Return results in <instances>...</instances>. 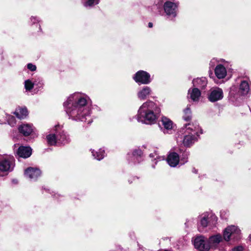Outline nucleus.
Returning a JSON list of instances; mask_svg holds the SVG:
<instances>
[{
    "label": "nucleus",
    "instance_id": "13",
    "mask_svg": "<svg viewBox=\"0 0 251 251\" xmlns=\"http://www.w3.org/2000/svg\"><path fill=\"white\" fill-rule=\"evenodd\" d=\"M167 161L171 167H176L180 161L179 156L177 153L171 150L167 158Z\"/></svg>",
    "mask_w": 251,
    "mask_h": 251
},
{
    "label": "nucleus",
    "instance_id": "5",
    "mask_svg": "<svg viewBox=\"0 0 251 251\" xmlns=\"http://www.w3.org/2000/svg\"><path fill=\"white\" fill-rule=\"evenodd\" d=\"M178 3L171 1H166L163 5L164 12L168 18L174 20L178 13Z\"/></svg>",
    "mask_w": 251,
    "mask_h": 251
},
{
    "label": "nucleus",
    "instance_id": "25",
    "mask_svg": "<svg viewBox=\"0 0 251 251\" xmlns=\"http://www.w3.org/2000/svg\"><path fill=\"white\" fill-rule=\"evenodd\" d=\"M14 114L18 118L20 119H24L28 115L27 109L26 107L18 108L16 109Z\"/></svg>",
    "mask_w": 251,
    "mask_h": 251
},
{
    "label": "nucleus",
    "instance_id": "32",
    "mask_svg": "<svg viewBox=\"0 0 251 251\" xmlns=\"http://www.w3.org/2000/svg\"><path fill=\"white\" fill-rule=\"evenodd\" d=\"M189 152L186 150L182 152V156L180 159L181 165H183L188 162Z\"/></svg>",
    "mask_w": 251,
    "mask_h": 251
},
{
    "label": "nucleus",
    "instance_id": "12",
    "mask_svg": "<svg viewBox=\"0 0 251 251\" xmlns=\"http://www.w3.org/2000/svg\"><path fill=\"white\" fill-rule=\"evenodd\" d=\"M41 172L37 168L28 167L25 170L24 175L25 177L30 181H36L41 176Z\"/></svg>",
    "mask_w": 251,
    "mask_h": 251
},
{
    "label": "nucleus",
    "instance_id": "17",
    "mask_svg": "<svg viewBox=\"0 0 251 251\" xmlns=\"http://www.w3.org/2000/svg\"><path fill=\"white\" fill-rule=\"evenodd\" d=\"M161 123L163 126L162 130L164 133H171L173 129V122L166 117H163L161 119Z\"/></svg>",
    "mask_w": 251,
    "mask_h": 251
},
{
    "label": "nucleus",
    "instance_id": "20",
    "mask_svg": "<svg viewBox=\"0 0 251 251\" xmlns=\"http://www.w3.org/2000/svg\"><path fill=\"white\" fill-rule=\"evenodd\" d=\"M34 82V91L38 92L44 89L45 86V81L44 78L39 76H36L33 78Z\"/></svg>",
    "mask_w": 251,
    "mask_h": 251
},
{
    "label": "nucleus",
    "instance_id": "22",
    "mask_svg": "<svg viewBox=\"0 0 251 251\" xmlns=\"http://www.w3.org/2000/svg\"><path fill=\"white\" fill-rule=\"evenodd\" d=\"M223 238L221 235L217 234L211 236L208 240V242L211 247L217 246L222 241Z\"/></svg>",
    "mask_w": 251,
    "mask_h": 251
},
{
    "label": "nucleus",
    "instance_id": "36",
    "mask_svg": "<svg viewBox=\"0 0 251 251\" xmlns=\"http://www.w3.org/2000/svg\"><path fill=\"white\" fill-rule=\"evenodd\" d=\"M26 66L27 68L31 72H34L36 71L37 67L36 65L31 63H28Z\"/></svg>",
    "mask_w": 251,
    "mask_h": 251
},
{
    "label": "nucleus",
    "instance_id": "38",
    "mask_svg": "<svg viewBox=\"0 0 251 251\" xmlns=\"http://www.w3.org/2000/svg\"><path fill=\"white\" fill-rule=\"evenodd\" d=\"M233 251H243V247L241 246H239L234 247L232 249Z\"/></svg>",
    "mask_w": 251,
    "mask_h": 251
},
{
    "label": "nucleus",
    "instance_id": "41",
    "mask_svg": "<svg viewBox=\"0 0 251 251\" xmlns=\"http://www.w3.org/2000/svg\"><path fill=\"white\" fill-rule=\"evenodd\" d=\"M193 172H194L195 173H197V171L195 169H193Z\"/></svg>",
    "mask_w": 251,
    "mask_h": 251
},
{
    "label": "nucleus",
    "instance_id": "39",
    "mask_svg": "<svg viewBox=\"0 0 251 251\" xmlns=\"http://www.w3.org/2000/svg\"><path fill=\"white\" fill-rule=\"evenodd\" d=\"M12 182L14 184H17L18 182V181L17 179H12Z\"/></svg>",
    "mask_w": 251,
    "mask_h": 251
},
{
    "label": "nucleus",
    "instance_id": "42",
    "mask_svg": "<svg viewBox=\"0 0 251 251\" xmlns=\"http://www.w3.org/2000/svg\"><path fill=\"white\" fill-rule=\"evenodd\" d=\"M249 238H250V241H251V234L249 236Z\"/></svg>",
    "mask_w": 251,
    "mask_h": 251
},
{
    "label": "nucleus",
    "instance_id": "8",
    "mask_svg": "<svg viewBox=\"0 0 251 251\" xmlns=\"http://www.w3.org/2000/svg\"><path fill=\"white\" fill-rule=\"evenodd\" d=\"M15 167V160L13 156H7L0 160V171L2 172H12Z\"/></svg>",
    "mask_w": 251,
    "mask_h": 251
},
{
    "label": "nucleus",
    "instance_id": "40",
    "mask_svg": "<svg viewBox=\"0 0 251 251\" xmlns=\"http://www.w3.org/2000/svg\"><path fill=\"white\" fill-rule=\"evenodd\" d=\"M148 25L149 27H152L153 25L151 23H149Z\"/></svg>",
    "mask_w": 251,
    "mask_h": 251
},
{
    "label": "nucleus",
    "instance_id": "4",
    "mask_svg": "<svg viewBox=\"0 0 251 251\" xmlns=\"http://www.w3.org/2000/svg\"><path fill=\"white\" fill-rule=\"evenodd\" d=\"M249 82L246 80H241L239 87L233 85L230 88L228 99L234 105H238L242 100V97L247 96L250 92Z\"/></svg>",
    "mask_w": 251,
    "mask_h": 251
},
{
    "label": "nucleus",
    "instance_id": "26",
    "mask_svg": "<svg viewBox=\"0 0 251 251\" xmlns=\"http://www.w3.org/2000/svg\"><path fill=\"white\" fill-rule=\"evenodd\" d=\"M54 131V133L50 134L46 136L48 144L50 146H58L56 131Z\"/></svg>",
    "mask_w": 251,
    "mask_h": 251
},
{
    "label": "nucleus",
    "instance_id": "21",
    "mask_svg": "<svg viewBox=\"0 0 251 251\" xmlns=\"http://www.w3.org/2000/svg\"><path fill=\"white\" fill-rule=\"evenodd\" d=\"M19 132L25 136L29 135L33 131L32 126L29 124H22L18 128Z\"/></svg>",
    "mask_w": 251,
    "mask_h": 251
},
{
    "label": "nucleus",
    "instance_id": "29",
    "mask_svg": "<svg viewBox=\"0 0 251 251\" xmlns=\"http://www.w3.org/2000/svg\"><path fill=\"white\" fill-rule=\"evenodd\" d=\"M100 0H82L83 5L86 8L92 7L98 4Z\"/></svg>",
    "mask_w": 251,
    "mask_h": 251
},
{
    "label": "nucleus",
    "instance_id": "24",
    "mask_svg": "<svg viewBox=\"0 0 251 251\" xmlns=\"http://www.w3.org/2000/svg\"><path fill=\"white\" fill-rule=\"evenodd\" d=\"M90 151L92 156L98 160H101L105 156V151L102 149H100L97 151L91 149Z\"/></svg>",
    "mask_w": 251,
    "mask_h": 251
},
{
    "label": "nucleus",
    "instance_id": "30",
    "mask_svg": "<svg viewBox=\"0 0 251 251\" xmlns=\"http://www.w3.org/2000/svg\"><path fill=\"white\" fill-rule=\"evenodd\" d=\"M209 220V214L207 213H204L201 216V219L200 222V225L203 227H205L207 226Z\"/></svg>",
    "mask_w": 251,
    "mask_h": 251
},
{
    "label": "nucleus",
    "instance_id": "37",
    "mask_svg": "<svg viewBox=\"0 0 251 251\" xmlns=\"http://www.w3.org/2000/svg\"><path fill=\"white\" fill-rule=\"evenodd\" d=\"M220 62V60H218L216 58L212 59L209 62V66L210 68L214 67L216 65H218L217 64Z\"/></svg>",
    "mask_w": 251,
    "mask_h": 251
},
{
    "label": "nucleus",
    "instance_id": "27",
    "mask_svg": "<svg viewBox=\"0 0 251 251\" xmlns=\"http://www.w3.org/2000/svg\"><path fill=\"white\" fill-rule=\"evenodd\" d=\"M127 161L130 166L136 165L143 161V158L130 155V153L127 154Z\"/></svg>",
    "mask_w": 251,
    "mask_h": 251
},
{
    "label": "nucleus",
    "instance_id": "43",
    "mask_svg": "<svg viewBox=\"0 0 251 251\" xmlns=\"http://www.w3.org/2000/svg\"><path fill=\"white\" fill-rule=\"evenodd\" d=\"M152 166V167H153V168H155V165H153Z\"/></svg>",
    "mask_w": 251,
    "mask_h": 251
},
{
    "label": "nucleus",
    "instance_id": "16",
    "mask_svg": "<svg viewBox=\"0 0 251 251\" xmlns=\"http://www.w3.org/2000/svg\"><path fill=\"white\" fill-rule=\"evenodd\" d=\"M16 153L20 157L26 158L31 155L32 149L29 147L21 146L17 150Z\"/></svg>",
    "mask_w": 251,
    "mask_h": 251
},
{
    "label": "nucleus",
    "instance_id": "33",
    "mask_svg": "<svg viewBox=\"0 0 251 251\" xmlns=\"http://www.w3.org/2000/svg\"><path fill=\"white\" fill-rule=\"evenodd\" d=\"M149 156L150 158H152V160H156L155 162V164H156L158 161L164 159V157L159 156L156 151L150 153Z\"/></svg>",
    "mask_w": 251,
    "mask_h": 251
},
{
    "label": "nucleus",
    "instance_id": "31",
    "mask_svg": "<svg viewBox=\"0 0 251 251\" xmlns=\"http://www.w3.org/2000/svg\"><path fill=\"white\" fill-rule=\"evenodd\" d=\"M192 118L191 111L189 107H187L184 110L183 119L186 121H190Z\"/></svg>",
    "mask_w": 251,
    "mask_h": 251
},
{
    "label": "nucleus",
    "instance_id": "34",
    "mask_svg": "<svg viewBox=\"0 0 251 251\" xmlns=\"http://www.w3.org/2000/svg\"><path fill=\"white\" fill-rule=\"evenodd\" d=\"M130 155L138 157L139 158H143V152L139 148H136L132 151L131 153H129Z\"/></svg>",
    "mask_w": 251,
    "mask_h": 251
},
{
    "label": "nucleus",
    "instance_id": "19",
    "mask_svg": "<svg viewBox=\"0 0 251 251\" xmlns=\"http://www.w3.org/2000/svg\"><path fill=\"white\" fill-rule=\"evenodd\" d=\"M214 73L218 79L224 78L227 75L226 68L222 64L216 65L214 69Z\"/></svg>",
    "mask_w": 251,
    "mask_h": 251
},
{
    "label": "nucleus",
    "instance_id": "11",
    "mask_svg": "<svg viewBox=\"0 0 251 251\" xmlns=\"http://www.w3.org/2000/svg\"><path fill=\"white\" fill-rule=\"evenodd\" d=\"M195 248L200 251H208L210 246L206 239L203 236H199L194 241Z\"/></svg>",
    "mask_w": 251,
    "mask_h": 251
},
{
    "label": "nucleus",
    "instance_id": "35",
    "mask_svg": "<svg viewBox=\"0 0 251 251\" xmlns=\"http://www.w3.org/2000/svg\"><path fill=\"white\" fill-rule=\"evenodd\" d=\"M8 123L11 126H15L16 125V120L15 117L12 116L9 117L8 118Z\"/></svg>",
    "mask_w": 251,
    "mask_h": 251
},
{
    "label": "nucleus",
    "instance_id": "23",
    "mask_svg": "<svg viewBox=\"0 0 251 251\" xmlns=\"http://www.w3.org/2000/svg\"><path fill=\"white\" fill-rule=\"evenodd\" d=\"M40 22L41 19L39 17L32 16L29 19V23L31 26L35 27L37 31L39 32L41 31Z\"/></svg>",
    "mask_w": 251,
    "mask_h": 251
},
{
    "label": "nucleus",
    "instance_id": "7",
    "mask_svg": "<svg viewBox=\"0 0 251 251\" xmlns=\"http://www.w3.org/2000/svg\"><path fill=\"white\" fill-rule=\"evenodd\" d=\"M240 230L237 226H227L224 231L223 238L226 241H228L230 239L237 240L240 238Z\"/></svg>",
    "mask_w": 251,
    "mask_h": 251
},
{
    "label": "nucleus",
    "instance_id": "1",
    "mask_svg": "<svg viewBox=\"0 0 251 251\" xmlns=\"http://www.w3.org/2000/svg\"><path fill=\"white\" fill-rule=\"evenodd\" d=\"M91 100L84 93L75 92L71 95L63 105L69 118L75 121L92 123Z\"/></svg>",
    "mask_w": 251,
    "mask_h": 251
},
{
    "label": "nucleus",
    "instance_id": "18",
    "mask_svg": "<svg viewBox=\"0 0 251 251\" xmlns=\"http://www.w3.org/2000/svg\"><path fill=\"white\" fill-rule=\"evenodd\" d=\"M188 98L194 102H198L201 96V92L197 87L190 88L188 92Z\"/></svg>",
    "mask_w": 251,
    "mask_h": 251
},
{
    "label": "nucleus",
    "instance_id": "2",
    "mask_svg": "<svg viewBox=\"0 0 251 251\" xmlns=\"http://www.w3.org/2000/svg\"><path fill=\"white\" fill-rule=\"evenodd\" d=\"M202 129L197 122L185 124L178 131L177 142L187 148L192 146L198 140Z\"/></svg>",
    "mask_w": 251,
    "mask_h": 251
},
{
    "label": "nucleus",
    "instance_id": "14",
    "mask_svg": "<svg viewBox=\"0 0 251 251\" xmlns=\"http://www.w3.org/2000/svg\"><path fill=\"white\" fill-rule=\"evenodd\" d=\"M151 94L152 90L151 87L144 86L138 91L137 96L140 100H144Z\"/></svg>",
    "mask_w": 251,
    "mask_h": 251
},
{
    "label": "nucleus",
    "instance_id": "15",
    "mask_svg": "<svg viewBox=\"0 0 251 251\" xmlns=\"http://www.w3.org/2000/svg\"><path fill=\"white\" fill-rule=\"evenodd\" d=\"M192 84L194 88L204 90L207 85V79L205 77H197L192 80Z\"/></svg>",
    "mask_w": 251,
    "mask_h": 251
},
{
    "label": "nucleus",
    "instance_id": "44",
    "mask_svg": "<svg viewBox=\"0 0 251 251\" xmlns=\"http://www.w3.org/2000/svg\"><path fill=\"white\" fill-rule=\"evenodd\" d=\"M128 182H129L130 183H131V182H130L129 180H128Z\"/></svg>",
    "mask_w": 251,
    "mask_h": 251
},
{
    "label": "nucleus",
    "instance_id": "10",
    "mask_svg": "<svg viewBox=\"0 0 251 251\" xmlns=\"http://www.w3.org/2000/svg\"><path fill=\"white\" fill-rule=\"evenodd\" d=\"M224 97L223 90L218 87L211 88L208 94L207 99L210 102H214L220 100Z\"/></svg>",
    "mask_w": 251,
    "mask_h": 251
},
{
    "label": "nucleus",
    "instance_id": "28",
    "mask_svg": "<svg viewBox=\"0 0 251 251\" xmlns=\"http://www.w3.org/2000/svg\"><path fill=\"white\" fill-rule=\"evenodd\" d=\"M24 87L26 92H30L33 89H34L33 78L31 79H27L25 81Z\"/></svg>",
    "mask_w": 251,
    "mask_h": 251
},
{
    "label": "nucleus",
    "instance_id": "9",
    "mask_svg": "<svg viewBox=\"0 0 251 251\" xmlns=\"http://www.w3.org/2000/svg\"><path fill=\"white\" fill-rule=\"evenodd\" d=\"M53 130L56 131L58 146L64 145L70 142L69 135L62 129L60 126H55Z\"/></svg>",
    "mask_w": 251,
    "mask_h": 251
},
{
    "label": "nucleus",
    "instance_id": "6",
    "mask_svg": "<svg viewBox=\"0 0 251 251\" xmlns=\"http://www.w3.org/2000/svg\"><path fill=\"white\" fill-rule=\"evenodd\" d=\"M133 79L138 84L147 85L150 84L152 79L151 75L146 71L140 70L137 71L132 76Z\"/></svg>",
    "mask_w": 251,
    "mask_h": 251
},
{
    "label": "nucleus",
    "instance_id": "3",
    "mask_svg": "<svg viewBox=\"0 0 251 251\" xmlns=\"http://www.w3.org/2000/svg\"><path fill=\"white\" fill-rule=\"evenodd\" d=\"M160 112V108L156 103L151 100H147L139 108L136 119L142 124H153L159 117Z\"/></svg>",
    "mask_w": 251,
    "mask_h": 251
}]
</instances>
